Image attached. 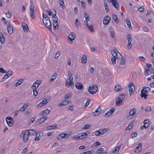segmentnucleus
Instances as JSON below:
<instances>
[{
	"label": "nucleus",
	"instance_id": "f257e3e1",
	"mask_svg": "<svg viewBox=\"0 0 154 154\" xmlns=\"http://www.w3.org/2000/svg\"><path fill=\"white\" fill-rule=\"evenodd\" d=\"M29 136V133L26 130L23 131L20 135L21 137L23 138V142L25 143L27 141Z\"/></svg>",
	"mask_w": 154,
	"mask_h": 154
},
{
	"label": "nucleus",
	"instance_id": "f03ea898",
	"mask_svg": "<svg viewBox=\"0 0 154 154\" xmlns=\"http://www.w3.org/2000/svg\"><path fill=\"white\" fill-rule=\"evenodd\" d=\"M98 87L96 85H92L89 86L88 88V92L91 94L96 93L97 91Z\"/></svg>",
	"mask_w": 154,
	"mask_h": 154
},
{
	"label": "nucleus",
	"instance_id": "7ed1b4c3",
	"mask_svg": "<svg viewBox=\"0 0 154 154\" xmlns=\"http://www.w3.org/2000/svg\"><path fill=\"white\" fill-rule=\"evenodd\" d=\"M89 134V132L87 131L81 134H78L77 135L75 136V138L77 140H78L79 139H81L82 138H85Z\"/></svg>",
	"mask_w": 154,
	"mask_h": 154
},
{
	"label": "nucleus",
	"instance_id": "20e7f679",
	"mask_svg": "<svg viewBox=\"0 0 154 154\" xmlns=\"http://www.w3.org/2000/svg\"><path fill=\"white\" fill-rule=\"evenodd\" d=\"M111 52L113 57L119 59H120L121 58H122V56L118 50L116 49L111 50Z\"/></svg>",
	"mask_w": 154,
	"mask_h": 154
},
{
	"label": "nucleus",
	"instance_id": "39448f33",
	"mask_svg": "<svg viewBox=\"0 0 154 154\" xmlns=\"http://www.w3.org/2000/svg\"><path fill=\"white\" fill-rule=\"evenodd\" d=\"M43 23L45 27L47 28L48 29H51V23L49 19L45 20L43 19Z\"/></svg>",
	"mask_w": 154,
	"mask_h": 154
},
{
	"label": "nucleus",
	"instance_id": "423d86ee",
	"mask_svg": "<svg viewBox=\"0 0 154 154\" xmlns=\"http://www.w3.org/2000/svg\"><path fill=\"white\" fill-rule=\"evenodd\" d=\"M6 120L8 125L10 127L12 126L13 125V120L11 117L8 116L6 118Z\"/></svg>",
	"mask_w": 154,
	"mask_h": 154
},
{
	"label": "nucleus",
	"instance_id": "0eeeda50",
	"mask_svg": "<svg viewBox=\"0 0 154 154\" xmlns=\"http://www.w3.org/2000/svg\"><path fill=\"white\" fill-rule=\"evenodd\" d=\"M35 135V141H38L41 138V137L43 136V134L42 132L38 131L37 132Z\"/></svg>",
	"mask_w": 154,
	"mask_h": 154
},
{
	"label": "nucleus",
	"instance_id": "6e6552de",
	"mask_svg": "<svg viewBox=\"0 0 154 154\" xmlns=\"http://www.w3.org/2000/svg\"><path fill=\"white\" fill-rule=\"evenodd\" d=\"M128 86L129 93L131 95L134 92L135 87L132 83L129 84Z\"/></svg>",
	"mask_w": 154,
	"mask_h": 154
},
{
	"label": "nucleus",
	"instance_id": "1a4fd4ad",
	"mask_svg": "<svg viewBox=\"0 0 154 154\" xmlns=\"http://www.w3.org/2000/svg\"><path fill=\"white\" fill-rule=\"evenodd\" d=\"M69 136V134L62 133L59 134L57 136V139L58 140H60L65 138H67Z\"/></svg>",
	"mask_w": 154,
	"mask_h": 154
},
{
	"label": "nucleus",
	"instance_id": "9d476101",
	"mask_svg": "<svg viewBox=\"0 0 154 154\" xmlns=\"http://www.w3.org/2000/svg\"><path fill=\"white\" fill-rule=\"evenodd\" d=\"M34 8V6H32V5H31V6H30V16L33 19H34L35 18Z\"/></svg>",
	"mask_w": 154,
	"mask_h": 154
},
{
	"label": "nucleus",
	"instance_id": "9b49d317",
	"mask_svg": "<svg viewBox=\"0 0 154 154\" xmlns=\"http://www.w3.org/2000/svg\"><path fill=\"white\" fill-rule=\"evenodd\" d=\"M110 17L108 16L107 15L105 17L103 21V23L104 25H107L110 22Z\"/></svg>",
	"mask_w": 154,
	"mask_h": 154
},
{
	"label": "nucleus",
	"instance_id": "f8f14e48",
	"mask_svg": "<svg viewBox=\"0 0 154 154\" xmlns=\"http://www.w3.org/2000/svg\"><path fill=\"white\" fill-rule=\"evenodd\" d=\"M41 83V82L39 80H37L34 82L33 85L31 86V88H33L34 87V89H37Z\"/></svg>",
	"mask_w": 154,
	"mask_h": 154
},
{
	"label": "nucleus",
	"instance_id": "ddd939ff",
	"mask_svg": "<svg viewBox=\"0 0 154 154\" xmlns=\"http://www.w3.org/2000/svg\"><path fill=\"white\" fill-rule=\"evenodd\" d=\"M7 29L8 33L9 34H11L13 32V26L10 23H9L7 27Z\"/></svg>",
	"mask_w": 154,
	"mask_h": 154
},
{
	"label": "nucleus",
	"instance_id": "4468645a",
	"mask_svg": "<svg viewBox=\"0 0 154 154\" xmlns=\"http://www.w3.org/2000/svg\"><path fill=\"white\" fill-rule=\"evenodd\" d=\"M145 73L144 74L145 75H149V74L154 73V68H152L150 69V70H149V69H146L145 71Z\"/></svg>",
	"mask_w": 154,
	"mask_h": 154
},
{
	"label": "nucleus",
	"instance_id": "2eb2a0df",
	"mask_svg": "<svg viewBox=\"0 0 154 154\" xmlns=\"http://www.w3.org/2000/svg\"><path fill=\"white\" fill-rule=\"evenodd\" d=\"M75 33L73 32H71L69 34L68 38L69 39V40L71 41H72L74 39V38H75Z\"/></svg>",
	"mask_w": 154,
	"mask_h": 154
},
{
	"label": "nucleus",
	"instance_id": "dca6fc26",
	"mask_svg": "<svg viewBox=\"0 0 154 154\" xmlns=\"http://www.w3.org/2000/svg\"><path fill=\"white\" fill-rule=\"evenodd\" d=\"M115 109H114L112 108L109 110L106 113H105V116L106 117V116H109L111 115L115 111Z\"/></svg>",
	"mask_w": 154,
	"mask_h": 154
},
{
	"label": "nucleus",
	"instance_id": "f3484780",
	"mask_svg": "<svg viewBox=\"0 0 154 154\" xmlns=\"http://www.w3.org/2000/svg\"><path fill=\"white\" fill-rule=\"evenodd\" d=\"M110 2L113 6L116 8L118 10L119 9V5L116 0H113L112 2Z\"/></svg>",
	"mask_w": 154,
	"mask_h": 154
},
{
	"label": "nucleus",
	"instance_id": "a211bd4d",
	"mask_svg": "<svg viewBox=\"0 0 154 154\" xmlns=\"http://www.w3.org/2000/svg\"><path fill=\"white\" fill-rule=\"evenodd\" d=\"M28 133H29V135H35L37 132L34 129L26 130Z\"/></svg>",
	"mask_w": 154,
	"mask_h": 154
},
{
	"label": "nucleus",
	"instance_id": "6ab92c4d",
	"mask_svg": "<svg viewBox=\"0 0 154 154\" xmlns=\"http://www.w3.org/2000/svg\"><path fill=\"white\" fill-rule=\"evenodd\" d=\"M136 112V111L135 110V109H133L131 110L129 113V115L128 116V117H127V118L128 119V117H129V116L131 117L130 118V119L132 118L134 116L133 115L134 114H135Z\"/></svg>",
	"mask_w": 154,
	"mask_h": 154
},
{
	"label": "nucleus",
	"instance_id": "aec40b11",
	"mask_svg": "<svg viewBox=\"0 0 154 154\" xmlns=\"http://www.w3.org/2000/svg\"><path fill=\"white\" fill-rule=\"evenodd\" d=\"M114 89L116 92L120 91L122 89V87L119 84H117L115 86Z\"/></svg>",
	"mask_w": 154,
	"mask_h": 154
},
{
	"label": "nucleus",
	"instance_id": "412c9836",
	"mask_svg": "<svg viewBox=\"0 0 154 154\" xmlns=\"http://www.w3.org/2000/svg\"><path fill=\"white\" fill-rule=\"evenodd\" d=\"M49 112L50 110L47 109L43 111L42 113H41V115L43 117L45 116L49 113Z\"/></svg>",
	"mask_w": 154,
	"mask_h": 154
},
{
	"label": "nucleus",
	"instance_id": "4be33fe9",
	"mask_svg": "<svg viewBox=\"0 0 154 154\" xmlns=\"http://www.w3.org/2000/svg\"><path fill=\"white\" fill-rule=\"evenodd\" d=\"M22 26L24 32H26L28 31V30H29L28 26L26 23H23L22 24Z\"/></svg>",
	"mask_w": 154,
	"mask_h": 154
},
{
	"label": "nucleus",
	"instance_id": "5701e85b",
	"mask_svg": "<svg viewBox=\"0 0 154 154\" xmlns=\"http://www.w3.org/2000/svg\"><path fill=\"white\" fill-rule=\"evenodd\" d=\"M150 88L148 87H144L141 90V92H144L145 93H148L150 91Z\"/></svg>",
	"mask_w": 154,
	"mask_h": 154
},
{
	"label": "nucleus",
	"instance_id": "b1692460",
	"mask_svg": "<svg viewBox=\"0 0 154 154\" xmlns=\"http://www.w3.org/2000/svg\"><path fill=\"white\" fill-rule=\"evenodd\" d=\"M48 103L47 100L46 99H44L42 101H41L39 104L37 105V106H40L41 107L42 106L45 105L46 103Z\"/></svg>",
	"mask_w": 154,
	"mask_h": 154
},
{
	"label": "nucleus",
	"instance_id": "393cba45",
	"mask_svg": "<svg viewBox=\"0 0 154 154\" xmlns=\"http://www.w3.org/2000/svg\"><path fill=\"white\" fill-rule=\"evenodd\" d=\"M142 149V144L141 143H139L137 147L134 150L135 152H139Z\"/></svg>",
	"mask_w": 154,
	"mask_h": 154
},
{
	"label": "nucleus",
	"instance_id": "a878e982",
	"mask_svg": "<svg viewBox=\"0 0 154 154\" xmlns=\"http://www.w3.org/2000/svg\"><path fill=\"white\" fill-rule=\"evenodd\" d=\"M28 106L29 104L28 103H26L24 104L23 106L21 107L20 109V110L21 111L24 112L26 110V109Z\"/></svg>",
	"mask_w": 154,
	"mask_h": 154
},
{
	"label": "nucleus",
	"instance_id": "bb28decb",
	"mask_svg": "<svg viewBox=\"0 0 154 154\" xmlns=\"http://www.w3.org/2000/svg\"><path fill=\"white\" fill-rule=\"evenodd\" d=\"M143 126L145 129L147 128L149 125V122L147 119L145 120L143 122Z\"/></svg>",
	"mask_w": 154,
	"mask_h": 154
},
{
	"label": "nucleus",
	"instance_id": "cd10ccee",
	"mask_svg": "<svg viewBox=\"0 0 154 154\" xmlns=\"http://www.w3.org/2000/svg\"><path fill=\"white\" fill-rule=\"evenodd\" d=\"M75 86L76 88L79 90H81L83 88V86L81 83H77L75 85Z\"/></svg>",
	"mask_w": 154,
	"mask_h": 154
},
{
	"label": "nucleus",
	"instance_id": "c85d7f7f",
	"mask_svg": "<svg viewBox=\"0 0 154 154\" xmlns=\"http://www.w3.org/2000/svg\"><path fill=\"white\" fill-rule=\"evenodd\" d=\"M87 61V57L85 55H83L81 58V62L82 63H85Z\"/></svg>",
	"mask_w": 154,
	"mask_h": 154
},
{
	"label": "nucleus",
	"instance_id": "c756f323",
	"mask_svg": "<svg viewBox=\"0 0 154 154\" xmlns=\"http://www.w3.org/2000/svg\"><path fill=\"white\" fill-rule=\"evenodd\" d=\"M5 41V39L3 34L0 33V42L2 44H4Z\"/></svg>",
	"mask_w": 154,
	"mask_h": 154
},
{
	"label": "nucleus",
	"instance_id": "7c9ffc66",
	"mask_svg": "<svg viewBox=\"0 0 154 154\" xmlns=\"http://www.w3.org/2000/svg\"><path fill=\"white\" fill-rule=\"evenodd\" d=\"M84 17L86 19L85 20V21L84 22L86 23V24H87V23H88V22L90 18L88 14H87L86 13H85Z\"/></svg>",
	"mask_w": 154,
	"mask_h": 154
},
{
	"label": "nucleus",
	"instance_id": "2f4dec72",
	"mask_svg": "<svg viewBox=\"0 0 154 154\" xmlns=\"http://www.w3.org/2000/svg\"><path fill=\"white\" fill-rule=\"evenodd\" d=\"M112 18L114 20L115 22L116 23H119V21L117 15L113 14L112 15Z\"/></svg>",
	"mask_w": 154,
	"mask_h": 154
},
{
	"label": "nucleus",
	"instance_id": "473e14b6",
	"mask_svg": "<svg viewBox=\"0 0 154 154\" xmlns=\"http://www.w3.org/2000/svg\"><path fill=\"white\" fill-rule=\"evenodd\" d=\"M109 32L110 33V35L112 38L114 37V31L113 29L112 28H110L109 29Z\"/></svg>",
	"mask_w": 154,
	"mask_h": 154
},
{
	"label": "nucleus",
	"instance_id": "72a5a7b5",
	"mask_svg": "<svg viewBox=\"0 0 154 154\" xmlns=\"http://www.w3.org/2000/svg\"><path fill=\"white\" fill-rule=\"evenodd\" d=\"M104 5L105 11L108 12L109 10V6L106 2H104Z\"/></svg>",
	"mask_w": 154,
	"mask_h": 154
},
{
	"label": "nucleus",
	"instance_id": "f704fd0d",
	"mask_svg": "<svg viewBox=\"0 0 154 154\" xmlns=\"http://www.w3.org/2000/svg\"><path fill=\"white\" fill-rule=\"evenodd\" d=\"M23 79H20L15 84V86H17L19 85H21L22 83L23 82Z\"/></svg>",
	"mask_w": 154,
	"mask_h": 154
},
{
	"label": "nucleus",
	"instance_id": "c9c22d12",
	"mask_svg": "<svg viewBox=\"0 0 154 154\" xmlns=\"http://www.w3.org/2000/svg\"><path fill=\"white\" fill-rule=\"evenodd\" d=\"M47 117L44 116V117L38 119L39 123L41 124L42 122H43L46 119Z\"/></svg>",
	"mask_w": 154,
	"mask_h": 154
},
{
	"label": "nucleus",
	"instance_id": "e433bc0d",
	"mask_svg": "<svg viewBox=\"0 0 154 154\" xmlns=\"http://www.w3.org/2000/svg\"><path fill=\"white\" fill-rule=\"evenodd\" d=\"M88 29L91 31V32H94V30L93 29V26L92 25H88V23L86 24Z\"/></svg>",
	"mask_w": 154,
	"mask_h": 154
},
{
	"label": "nucleus",
	"instance_id": "4c0bfd02",
	"mask_svg": "<svg viewBox=\"0 0 154 154\" xmlns=\"http://www.w3.org/2000/svg\"><path fill=\"white\" fill-rule=\"evenodd\" d=\"M99 131H100L101 135H102L106 133L108 131V130L106 129H100Z\"/></svg>",
	"mask_w": 154,
	"mask_h": 154
},
{
	"label": "nucleus",
	"instance_id": "58836bf2",
	"mask_svg": "<svg viewBox=\"0 0 154 154\" xmlns=\"http://www.w3.org/2000/svg\"><path fill=\"white\" fill-rule=\"evenodd\" d=\"M68 75L69 77V81H73V79L72 77V74L70 72H69L68 73Z\"/></svg>",
	"mask_w": 154,
	"mask_h": 154
},
{
	"label": "nucleus",
	"instance_id": "ea45409f",
	"mask_svg": "<svg viewBox=\"0 0 154 154\" xmlns=\"http://www.w3.org/2000/svg\"><path fill=\"white\" fill-rule=\"evenodd\" d=\"M5 14L8 18H10L12 15L11 13L9 11H8L7 12H5Z\"/></svg>",
	"mask_w": 154,
	"mask_h": 154
},
{
	"label": "nucleus",
	"instance_id": "a19ab883",
	"mask_svg": "<svg viewBox=\"0 0 154 154\" xmlns=\"http://www.w3.org/2000/svg\"><path fill=\"white\" fill-rule=\"evenodd\" d=\"M56 77V74H54L51 77L50 81L53 82L55 80Z\"/></svg>",
	"mask_w": 154,
	"mask_h": 154
},
{
	"label": "nucleus",
	"instance_id": "79ce46f5",
	"mask_svg": "<svg viewBox=\"0 0 154 154\" xmlns=\"http://www.w3.org/2000/svg\"><path fill=\"white\" fill-rule=\"evenodd\" d=\"M53 25L54 28L55 29L57 30L58 29V22H53Z\"/></svg>",
	"mask_w": 154,
	"mask_h": 154
},
{
	"label": "nucleus",
	"instance_id": "37998d69",
	"mask_svg": "<svg viewBox=\"0 0 154 154\" xmlns=\"http://www.w3.org/2000/svg\"><path fill=\"white\" fill-rule=\"evenodd\" d=\"M127 39L128 40V42L131 43L132 42V38L130 34H128L127 36Z\"/></svg>",
	"mask_w": 154,
	"mask_h": 154
},
{
	"label": "nucleus",
	"instance_id": "c03bdc74",
	"mask_svg": "<svg viewBox=\"0 0 154 154\" xmlns=\"http://www.w3.org/2000/svg\"><path fill=\"white\" fill-rule=\"evenodd\" d=\"M122 100H119V98L117 97L116 99V103L117 105H121L122 104Z\"/></svg>",
	"mask_w": 154,
	"mask_h": 154
},
{
	"label": "nucleus",
	"instance_id": "a18cd8bd",
	"mask_svg": "<svg viewBox=\"0 0 154 154\" xmlns=\"http://www.w3.org/2000/svg\"><path fill=\"white\" fill-rule=\"evenodd\" d=\"M100 145V143L98 142H96L94 143L91 145L92 147L97 146Z\"/></svg>",
	"mask_w": 154,
	"mask_h": 154
},
{
	"label": "nucleus",
	"instance_id": "49530a36",
	"mask_svg": "<svg viewBox=\"0 0 154 154\" xmlns=\"http://www.w3.org/2000/svg\"><path fill=\"white\" fill-rule=\"evenodd\" d=\"M141 94L140 95V96L141 97H144L145 99H146V97L148 96V95L144 93V92H141Z\"/></svg>",
	"mask_w": 154,
	"mask_h": 154
},
{
	"label": "nucleus",
	"instance_id": "de8ad7c7",
	"mask_svg": "<svg viewBox=\"0 0 154 154\" xmlns=\"http://www.w3.org/2000/svg\"><path fill=\"white\" fill-rule=\"evenodd\" d=\"M92 114L94 116H97L99 114V112H98V110L97 109L94 112H93Z\"/></svg>",
	"mask_w": 154,
	"mask_h": 154
},
{
	"label": "nucleus",
	"instance_id": "09e8293b",
	"mask_svg": "<svg viewBox=\"0 0 154 154\" xmlns=\"http://www.w3.org/2000/svg\"><path fill=\"white\" fill-rule=\"evenodd\" d=\"M126 22L128 27L130 29H131V28L132 27L130 20H126Z\"/></svg>",
	"mask_w": 154,
	"mask_h": 154
},
{
	"label": "nucleus",
	"instance_id": "8fccbe9b",
	"mask_svg": "<svg viewBox=\"0 0 154 154\" xmlns=\"http://www.w3.org/2000/svg\"><path fill=\"white\" fill-rule=\"evenodd\" d=\"M125 97V95L123 94H120L119 96V97H118L119 98V100H123Z\"/></svg>",
	"mask_w": 154,
	"mask_h": 154
},
{
	"label": "nucleus",
	"instance_id": "3c124183",
	"mask_svg": "<svg viewBox=\"0 0 154 154\" xmlns=\"http://www.w3.org/2000/svg\"><path fill=\"white\" fill-rule=\"evenodd\" d=\"M57 128V126H55L54 125H52L48 126L47 127V129L49 130V129H54Z\"/></svg>",
	"mask_w": 154,
	"mask_h": 154
},
{
	"label": "nucleus",
	"instance_id": "603ef678",
	"mask_svg": "<svg viewBox=\"0 0 154 154\" xmlns=\"http://www.w3.org/2000/svg\"><path fill=\"white\" fill-rule=\"evenodd\" d=\"M104 150V148H101L99 149L96 152V153H98L99 154H100L101 152L103 151Z\"/></svg>",
	"mask_w": 154,
	"mask_h": 154
},
{
	"label": "nucleus",
	"instance_id": "864d4df0",
	"mask_svg": "<svg viewBox=\"0 0 154 154\" xmlns=\"http://www.w3.org/2000/svg\"><path fill=\"white\" fill-rule=\"evenodd\" d=\"M120 147L118 146L116 147L114 149V150L112 151V152L114 153L118 152L119 150Z\"/></svg>",
	"mask_w": 154,
	"mask_h": 154
},
{
	"label": "nucleus",
	"instance_id": "5fc2aeb1",
	"mask_svg": "<svg viewBox=\"0 0 154 154\" xmlns=\"http://www.w3.org/2000/svg\"><path fill=\"white\" fill-rule=\"evenodd\" d=\"M120 59H121V60L120 61V64L122 65H124L125 62V60L123 59L122 57Z\"/></svg>",
	"mask_w": 154,
	"mask_h": 154
},
{
	"label": "nucleus",
	"instance_id": "6e6d98bb",
	"mask_svg": "<svg viewBox=\"0 0 154 154\" xmlns=\"http://www.w3.org/2000/svg\"><path fill=\"white\" fill-rule=\"evenodd\" d=\"M91 126L88 124H86L84 125L82 128L83 129H86L89 128Z\"/></svg>",
	"mask_w": 154,
	"mask_h": 154
},
{
	"label": "nucleus",
	"instance_id": "4d7b16f0",
	"mask_svg": "<svg viewBox=\"0 0 154 154\" xmlns=\"http://www.w3.org/2000/svg\"><path fill=\"white\" fill-rule=\"evenodd\" d=\"M59 3L60 6L63 7L64 6V4L63 0H59Z\"/></svg>",
	"mask_w": 154,
	"mask_h": 154
},
{
	"label": "nucleus",
	"instance_id": "13d9d810",
	"mask_svg": "<svg viewBox=\"0 0 154 154\" xmlns=\"http://www.w3.org/2000/svg\"><path fill=\"white\" fill-rule=\"evenodd\" d=\"M33 94L34 96H37L38 94V91L37 89L33 88Z\"/></svg>",
	"mask_w": 154,
	"mask_h": 154
},
{
	"label": "nucleus",
	"instance_id": "bf43d9fd",
	"mask_svg": "<svg viewBox=\"0 0 154 154\" xmlns=\"http://www.w3.org/2000/svg\"><path fill=\"white\" fill-rule=\"evenodd\" d=\"M151 108L149 106L147 107L145 110V111L146 112H149L151 111Z\"/></svg>",
	"mask_w": 154,
	"mask_h": 154
},
{
	"label": "nucleus",
	"instance_id": "052dcab7",
	"mask_svg": "<svg viewBox=\"0 0 154 154\" xmlns=\"http://www.w3.org/2000/svg\"><path fill=\"white\" fill-rule=\"evenodd\" d=\"M62 102L63 106L67 105L69 103H71L70 101H67L66 100H64Z\"/></svg>",
	"mask_w": 154,
	"mask_h": 154
},
{
	"label": "nucleus",
	"instance_id": "680f3d73",
	"mask_svg": "<svg viewBox=\"0 0 154 154\" xmlns=\"http://www.w3.org/2000/svg\"><path fill=\"white\" fill-rule=\"evenodd\" d=\"M72 95L71 93H68L66 94L65 97H64V98L65 99H67L68 98L70 97Z\"/></svg>",
	"mask_w": 154,
	"mask_h": 154
},
{
	"label": "nucleus",
	"instance_id": "e2e57ef3",
	"mask_svg": "<svg viewBox=\"0 0 154 154\" xmlns=\"http://www.w3.org/2000/svg\"><path fill=\"white\" fill-rule=\"evenodd\" d=\"M95 135L97 136H98V135H101V134H100V131H99V130L98 131H96L95 132Z\"/></svg>",
	"mask_w": 154,
	"mask_h": 154
},
{
	"label": "nucleus",
	"instance_id": "0e129e2a",
	"mask_svg": "<svg viewBox=\"0 0 154 154\" xmlns=\"http://www.w3.org/2000/svg\"><path fill=\"white\" fill-rule=\"evenodd\" d=\"M75 26L77 27H78L79 26V23L77 19L75 20Z\"/></svg>",
	"mask_w": 154,
	"mask_h": 154
},
{
	"label": "nucleus",
	"instance_id": "69168bd1",
	"mask_svg": "<svg viewBox=\"0 0 154 154\" xmlns=\"http://www.w3.org/2000/svg\"><path fill=\"white\" fill-rule=\"evenodd\" d=\"M116 59L117 58L114 57H113L111 58L112 62L113 64H115L116 63Z\"/></svg>",
	"mask_w": 154,
	"mask_h": 154
},
{
	"label": "nucleus",
	"instance_id": "338daca9",
	"mask_svg": "<svg viewBox=\"0 0 154 154\" xmlns=\"http://www.w3.org/2000/svg\"><path fill=\"white\" fill-rule=\"evenodd\" d=\"M144 10V8L143 7H140L138 9V11L140 12H143Z\"/></svg>",
	"mask_w": 154,
	"mask_h": 154
},
{
	"label": "nucleus",
	"instance_id": "774afa93",
	"mask_svg": "<svg viewBox=\"0 0 154 154\" xmlns=\"http://www.w3.org/2000/svg\"><path fill=\"white\" fill-rule=\"evenodd\" d=\"M60 52H57L55 54V58L57 59V58L60 56Z\"/></svg>",
	"mask_w": 154,
	"mask_h": 154
}]
</instances>
